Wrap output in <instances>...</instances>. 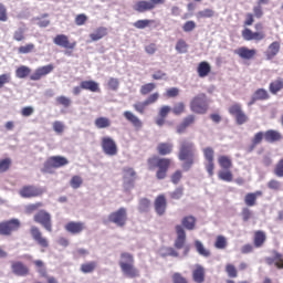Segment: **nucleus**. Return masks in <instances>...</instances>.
Returning <instances> with one entry per match:
<instances>
[{"label":"nucleus","instance_id":"8","mask_svg":"<svg viewBox=\"0 0 283 283\" xmlns=\"http://www.w3.org/2000/svg\"><path fill=\"white\" fill-rule=\"evenodd\" d=\"M53 43L57 45V48H63L65 51V54L67 56H72L74 50H76V41L71 42L70 36L66 34H57L53 39Z\"/></svg>","mask_w":283,"mask_h":283},{"label":"nucleus","instance_id":"33","mask_svg":"<svg viewBox=\"0 0 283 283\" xmlns=\"http://www.w3.org/2000/svg\"><path fill=\"white\" fill-rule=\"evenodd\" d=\"M198 76L200 78H205L206 76H209L211 74V64L209 62H200L197 67Z\"/></svg>","mask_w":283,"mask_h":283},{"label":"nucleus","instance_id":"44","mask_svg":"<svg viewBox=\"0 0 283 283\" xmlns=\"http://www.w3.org/2000/svg\"><path fill=\"white\" fill-rule=\"evenodd\" d=\"M175 50L178 54H187V52H189V44L184 39H179L176 43Z\"/></svg>","mask_w":283,"mask_h":283},{"label":"nucleus","instance_id":"36","mask_svg":"<svg viewBox=\"0 0 283 283\" xmlns=\"http://www.w3.org/2000/svg\"><path fill=\"white\" fill-rule=\"evenodd\" d=\"M181 224L187 231H193L196 229V217L193 216H186L181 220Z\"/></svg>","mask_w":283,"mask_h":283},{"label":"nucleus","instance_id":"34","mask_svg":"<svg viewBox=\"0 0 283 283\" xmlns=\"http://www.w3.org/2000/svg\"><path fill=\"white\" fill-rule=\"evenodd\" d=\"M81 87L82 90H87L88 92H93V93L101 92V86L98 85V83L92 80L82 81Z\"/></svg>","mask_w":283,"mask_h":283},{"label":"nucleus","instance_id":"59","mask_svg":"<svg viewBox=\"0 0 283 283\" xmlns=\"http://www.w3.org/2000/svg\"><path fill=\"white\" fill-rule=\"evenodd\" d=\"M135 112H137V114H145V111L147 109L148 105L147 102H137L133 105Z\"/></svg>","mask_w":283,"mask_h":283},{"label":"nucleus","instance_id":"60","mask_svg":"<svg viewBox=\"0 0 283 283\" xmlns=\"http://www.w3.org/2000/svg\"><path fill=\"white\" fill-rule=\"evenodd\" d=\"M57 105H62V107H70L72 105V99L65 95H61L56 97Z\"/></svg>","mask_w":283,"mask_h":283},{"label":"nucleus","instance_id":"48","mask_svg":"<svg viewBox=\"0 0 283 283\" xmlns=\"http://www.w3.org/2000/svg\"><path fill=\"white\" fill-rule=\"evenodd\" d=\"M35 49H36V46L34 45V43H28L24 45H20L18 48V54H32V52H34Z\"/></svg>","mask_w":283,"mask_h":283},{"label":"nucleus","instance_id":"35","mask_svg":"<svg viewBox=\"0 0 283 283\" xmlns=\"http://www.w3.org/2000/svg\"><path fill=\"white\" fill-rule=\"evenodd\" d=\"M108 31L105 27H98L93 33L90 34L91 41H101L104 36H107Z\"/></svg>","mask_w":283,"mask_h":283},{"label":"nucleus","instance_id":"23","mask_svg":"<svg viewBox=\"0 0 283 283\" xmlns=\"http://www.w3.org/2000/svg\"><path fill=\"white\" fill-rule=\"evenodd\" d=\"M269 98H271V95H269V91H266L265 88H258L250 102L248 103V106L251 107V105H255V103H258V101H269Z\"/></svg>","mask_w":283,"mask_h":283},{"label":"nucleus","instance_id":"58","mask_svg":"<svg viewBox=\"0 0 283 283\" xmlns=\"http://www.w3.org/2000/svg\"><path fill=\"white\" fill-rule=\"evenodd\" d=\"M83 185V178L78 175H75L71 178L70 186L72 189H78Z\"/></svg>","mask_w":283,"mask_h":283},{"label":"nucleus","instance_id":"3","mask_svg":"<svg viewBox=\"0 0 283 283\" xmlns=\"http://www.w3.org/2000/svg\"><path fill=\"white\" fill-rule=\"evenodd\" d=\"M134 254L129 252H123L120 254V260L118 262L120 271L125 277H129L130 280H134L136 277H140V270L137 269L136 265H134Z\"/></svg>","mask_w":283,"mask_h":283},{"label":"nucleus","instance_id":"14","mask_svg":"<svg viewBox=\"0 0 283 283\" xmlns=\"http://www.w3.org/2000/svg\"><path fill=\"white\" fill-rule=\"evenodd\" d=\"M42 193H45V190L34 185L22 186L19 190V196L21 198H39Z\"/></svg>","mask_w":283,"mask_h":283},{"label":"nucleus","instance_id":"25","mask_svg":"<svg viewBox=\"0 0 283 283\" xmlns=\"http://www.w3.org/2000/svg\"><path fill=\"white\" fill-rule=\"evenodd\" d=\"M207 277V271L205 270V266L200 264H196L195 269L192 270V280L195 283H205V280Z\"/></svg>","mask_w":283,"mask_h":283},{"label":"nucleus","instance_id":"39","mask_svg":"<svg viewBox=\"0 0 283 283\" xmlns=\"http://www.w3.org/2000/svg\"><path fill=\"white\" fill-rule=\"evenodd\" d=\"M94 125L97 129H107V127H112V120L107 117H97Z\"/></svg>","mask_w":283,"mask_h":283},{"label":"nucleus","instance_id":"49","mask_svg":"<svg viewBox=\"0 0 283 283\" xmlns=\"http://www.w3.org/2000/svg\"><path fill=\"white\" fill-rule=\"evenodd\" d=\"M33 264L36 266L40 277H48V269H45V263H43V261L35 260Z\"/></svg>","mask_w":283,"mask_h":283},{"label":"nucleus","instance_id":"29","mask_svg":"<svg viewBox=\"0 0 283 283\" xmlns=\"http://www.w3.org/2000/svg\"><path fill=\"white\" fill-rule=\"evenodd\" d=\"M196 123L195 115H188L184 118L182 123L177 126V134H185L187 132V127H191Z\"/></svg>","mask_w":283,"mask_h":283},{"label":"nucleus","instance_id":"43","mask_svg":"<svg viewBox=\"0 0 283 283\" xmlns=\"http://www.w3.org/2000/svg\"><path fill=\"white\" fill-rule=\"evenodd\" d=\"M149 209H151V201L147 198L139 199V203H138L139 213H148Z\"/></svg>","mask_w":283,"mask_h":283},{"label":"nucleus","instance_id":"61","mask_svg":"<svg viewBox=\"0 0 283 283\" xmlns=\"http://www.w3.org/2000/svg\"><path fill=\"white\" fill-rule=\"evenodd\" d=\"M136 179H123V188L124 191L127 193L135 187Z\"/></svg>","mask_w":283,"mask_h":283},{"label":"nucleus","instance_id":"37","mask_svg":"<svg viewBox=\"0 0 283 283\" xmlns=\"http://www.w3.org/2000/svg\"><path fill=\"white\" fill-rule=\"evenodd\" d=\"M269 90H270L271 94H277V92H282L283 78L277 77L276 80L272 81L269 85Z\"/></svg>","mask_w":283,"mask_h":283},{"label":"nucleus","instance_id":"57","mask_svg":"<svg viewBox=\"0 0 283 283\" xmlns=\"http://www.w3.org/2000/svg\"><path fill=\"white\" fill-rule=\"evenodd\" d=\"M43 207V202H35V203H30L25 207L24 211L28 213V216L34 213V211H39Z\"/></svg>","mask_w":283,"mask_h":283},{"label":"nucleus","instance_id":"4","mask_svg":"<svg viewBox=\"0 0 283 283\" xmlns=\"http://www.w3.org/2000/svg\"><path fill=\"white\" fill-rule=\"evenodd\" d=\"M254 30L253 31L249 28H244L241 31V35L243 41H264L266 39V32H264V24L262 22H258L254 24Z\"/></svg>","mask_w":283,"mask_h":283},{"label":"nucleus","instance_id":"22","mask_svg":"<svg viewBox=\"0 0 283 283\" xmlns=\"http://www.w3.org/2000/svg\"><path fill=\"white\" fill-rule=\"evenodd\" d=\"M154 207L157 216H165L167 212V197L165 195H158L155 199Z\"/></svg>","mask_w":283,"mask_h":283},{"label":"nucleus","instance_id":"54","mask_svg":"<svg viewBox=\"0 0 283 283\" xmlns=\"http://www.w3.org/2000/svg\"><path fill=\"white\" fill-rule=\"evenodd\" d=\"M226 273L228 277L235 279L238 277V268L233 263L226 264Z\"/></svg>","mask_w":283,"mask_h":283},{"label":"nucleus","instance_id":"18","mask_svg":"<svg viewBox=\"0 0 283 283\" xmlns=\"http://www.w3.org/2000/svg\"><path fill=\"white\" fill-rule=\"evenodd\" d=\"M175 231L177 233V238L175 239L174 247L175 249H185V244H187V232L181 224H177L175 227Z\"/></svg>","mask_w":283,"mask_h":283},{"label":"nucleus","instance_id":"51","mask_svg":"<svg viewBox=\"0 0 283 283\" xmlns=\"http://www.w3.org/2000/svg\"><path fill=\"white\" fill-rule=\"evenodd\" d=\"M154 90H156V83H146L140 86L139 92H140L142 96H147V94H151V92H154Z\"/></svg>","mask_w":283,"mask_h":283},{"label":"nucleus","instance_id":"28","mask_svg":"<svg viewBox=\"0 0 283 283\" xmlns=\"http://www.w3.org/2000/svg\"><path fill=\"white\" fill-rule=\"evenodd\" d=\"M124 118H126V120H128V123H130L135 129L143 128V120H140V118H138V116H136L134 113L125 111Z\"/></svg>","mask_w":283,"mask_h":283},{"label":"nucleus","instance_id":"31","mask_svg":"<svg viewBox=\"0 0 283 283\" xmlns=\"http://www.w3.org/2000/svg\"><path fill=\"white\" fill-rule=\"evenodd\" d=\"M264 242H266V232L262 230L255 231L253 238V244L255 249L264 247Z\"/></svg>","mask_w":283,"mask_h":283},{"label":"nucleus","instance_id":"7","mask_svg":"<svg viewBox=\"0 0 283 283\" xmlns=\"http://www.w3.org/2000/svg\"><path fill=\"white\" fill-rule=\"evenodd\" d=\"M167 0H138L133 6V10L143 14L145 12H151V10H156V6H165Z\"/></svg>","mask_w":283,"mask_h":283},{"label":"nucleus","instance_id":"56","mask_svg":"<svg viewBox=\"0 0 283 283\" xmlns=\"http://www.w3.org/2000/svg\"><path fill=\"white\" fill-rule=\"evenodd\" d=\"M227 237L224 235H218L216 241H214V248L216 249H220V250H223V249H227Z\"/></svg>","mask_w":283,"mask_h":283},{"label":"nucleus","instance_id":"27","mask_svg":"<svg viewBox=\"0 0 283 283\" xmlns=\"http://www.w3.org/2000/svg\"><path fill=\"white\" fill-rule=\"evenodd\" d=\"M280 48H281L280 42H277V41L272 42L268 46V49H266V51L264 53L265 54V59L268 61H273V59H275L276 54H280Z\"/></svg>","mask_w":283,"mask_h":283},{"label":"nucleus","instance_id":"21","mask_svg":"<svg viewBox=\"0 0 283 283\" xmlns=\"http://www.w3.org/2000/svg\"><path fill=\"white\" fill-rule=\"evenodd\" d=\"M234 54H238L243 61H253L258 56V50L241 46L234 51Z\"/></svg>","mask_w":283,"mask_h":283},{"label":"nucleus","instance_id":"6","mask_svg":"<svg viewBox=\"0 0 283 283\" xmlns=\"http://www.w3.org/2000/svg\"><path fill=\"white\" fill-rule=\"evenodd\" d=\"M190 111L193 114H207L209 112V101L207 99V94L201 93L195 96L190 101Z\"/></svg>","mask_w":283,"mask_h":283},{"label":"nucleus","instance_id":"19","mask_svg":"<svg viewBox=\"0 0 283 283\" xmlns=\"http://www.w3.org/2000/svg\"><path fill=\"white\" fill-rule=\"evenodd\" d=\"M11 271L13 275H18V277H27V275H30V268L21 261L11 262Z\"/></svg>","mask_w":283,"mask_h":283},{"label":"nucleus","instance_id":"30","mask_svg":"<svg viewBox=\"0 0 283 283\" xmlns=\"http://www.w3.org/2000/svg\"><path fill=\"white\" fill-rule=\"evenodd\" d=\"M157 154H159V156H169L170 154H174V144L159 143L157 145Z\"/></svg>","mask_w":283,"mask_h":283},{"label":"nucleus","instance_id":"16","mask_svg":"<svg viewBox=\"0 0 283 283\" xmlns=\"http://www.w3.org/2000/svg\"><path fill=\"white\" fill-rule=\"evenodd\" d=\"M30 233L32 239L34 240V242H36V244L39 247H41V249H49L50 248V241L48 240V238L43 237V232H41V230L36 227H31L30 229Z\"/></svg>","mask_w":283,"mask_h":283},{"label":"nucleus","instance_id":"41","mask_svg":"<svg viewBox=\"0 0 283 283\" xmlns=\"http://www.w3.org/2000/svg\"><path fill=\"white\" fill-rule=\"evenodd\" d=\"M218 163L221 169H231V167H233V161L231 160V157L226 155L219 156Z\"/></svg>","mask_w":283,"mask_h":283},{"label":"nucleus","instance_id":"45","mask_svg":"<svg viewBox=\"0 0 283 283\" xmlns=\"http://www.w3.org/2000/svg\"><path fill=\"white\" fill-rule=\"evenodd\" d=\"M32 74V69L25 65H21L15 70L17 78H28V75Z\"/></svg>","mask_w":283,"mask_h":283},{"label":"nucleus","instance_id":"1","mask_svg":"<svg viewBox=\"0 0 283 283\" xmlns=\"http://www.w3.org/2000/svg\"><path fill=\"white\" fill-rule=\"evenodd\" d=\"M178 160L182 163L184 171H189L196 165V144L189 139H182L179 144Z\"/></svg>","mask_w":283,"mask_h":283},{"label":"nucleus","instance_id":"9","mask_svg":"<svg viewBox=\"0 0 283 283\" xmlns=\"http://www.w3.org/2000/svg\"><path fill=\"white\" fill-rule=\"evenodd\" d=\"M19 229H21V221L19 219L0 221V235H3L4 238H9Z\"/></svg>","mask_w":283,"mask_h":283},{"label":"nucleus","instance_id":"13","mask_svg":"<svg viewBox=\"0 0 283 283\" xmlns=\"http://www.w3.org/2000/svg\"><path fill=\"white\" fill-rule=\"evenodd\" d=\"M102 151L106 156H117L118 154V145H116V142L114 138L109 136L102 137L101 143Z\"/></svg>","mask_w":283,"mask_h":283},{"label":"nucleus","instance_id":"2","mask_svg":"<svg viewBox=\"0 0 283 283\" xmlns=\"http://www.w3.org/2000/svg\"><path fill=\"white\" fill-rule=\"evenodd\" d=\"M147 165L150 171H156L157 180H165V178H167V174H169V169L171 168V158L154 155L147 159Z\"/></svg>","mask_w":283,"mask_h":283},{"label":"nucleus","instance_id":"32","mask_svg":"<svg viewBox=\"0 0 283 283\" xmlns=\"http://www.w3.org/2000/svg\"><path fill=\"white\" fill-rule=\"evenodd\" d=\"M260 196H262L261 190H256L255 192L247 193L244 197V202H245L247 207H255V205H258V198H260Z\"/></svg>","mask_w":283,"mask_h":283},{"label":"nucleus","instance_id":"24","mask_svg":"<svg viewBox=\"0 0 283 283\" xmlns=\"http://www.w3.org/2000/svg\"><path fill=\"white\" fill-rule=\"evenodd\" d=\"M282 139H283V136H282V133H280V130L268 129L266 132H264V140L270 145L280 143Z\"/></svg>","mask_w":283,"mask_h":283},{"label":"nucleus","instance_id":"53","mask_svg":"<svg viewBox=\"0 0 283 283\" xmlns=\"http://www.w3.org/2000/svg\"><path fill=\"white\" fill-rule=\"evenodd\" d=\"M132 179H136V170L129 167L123 168V180H132Z\"/></svg>","mask_w":283,"mask_h":283},{"label":"nucleus","instance_id":"26","mask_svg":"<svg viewBox=\"0 0 283 283\" xmlns=\"http://www.w3.org/2000/svg\"><path fill=\"white\" fill-rule=\"evenodd\" d=\"M171 113V106L164 105L159 108L158 116L155 119L156 125L158 127H163L167 120V116Z\"/></svg>","mask_w":283,"mask_h":283},{"label":"nucleus","instance_id":"50","mask_svg":"<svg viewBox=\"0 0 283 283\" xmlns=\"http://www.w3.org/2000/svg\"><path fill=\"white\" fill-rule=\"evenodd\" d=\"M216 11L213 9H203L197 13V19H213Z\"/></svg>","mask_w":283,"mask_h":283},{"label":"nucleus","instance_id":"38","mask_svg":"<svg viewBox=\"0 0 283 283\" xmlns=\"http://www.w3.org/2000/svg\"><path fill=\"white\" fill-rule=\"evenodd\" d=\"M264 140V132H258L251 142V145L248 147V151L251 153L255 149L256 145H260Z\"/></svg>","mask_w":283,"mask_h":283},{"label":"nucleus","instance_id":"52","mask_svg":"<svg viewBox=\"0 0 283 283\" xmlns=\"http://www.w3.org/2000/svg\"><path fill=\"white\" fill-rule=\"evenodd\" d=\"M187 109V106L185 105L184 102H178L177 104L174 105V107L171 108L172 114H175V116H180L181 114H185Z\"/></svg>","mask_w":283,"mask_h":283},{"label":"nucleus","instance_id":"62","mask_svg":"<svg viewBox=\"0 0 283 283\" xmlns=\"http://www.w3.org/2000/svg\"><path fill=\"white\" fill-rule=\"evenodd\" d=\"M172 283H189L187 277L182 276L180 272H175L171 276Z\"/></svg>","mask_w":283,"mask_h":283},{"label":"nucleus","instance_id":"55","mask_svg":"<svg viewBox=\"0 0 283 283\" xmlns=\"http://www.w3.org/2000/svg\"><path fill=\"white\" fill-rule=\"evenodd\" d=\"M10 167H12V159H0V174H6V171L10 170Z\"/></svg>","mask_w":283,"mask_h":283},{"label":"nucleus","instance_id":"11","mask_svg":"<svg viewBox=\"0 0 283 283\" xmlns=\"http://www.w3.org/2000/svg\"><path fill=\"white\" fill-rule=\"evenodd\" d=\"M34 222L36 224H41L45 231L49 233H52V214L45 210H39L34 216H33Z\"/></svg>","mask_w":283,"mask_h":283},{"label":"nucleus","instance_id":"40","mask_svg":"<svg viewBox=\"0 0 283 283\" xmlns=\"http://www.w3.org/2000/svg\"><path fill=\"white\" fill-rule=\"evenodd\" d=\"M97 266H98V263L96 261H91V262L83 263L80 268V271L85 274L94 273Z\"/></svg>","mask_w":283,"mask_h":283},{"label":"nucleus","instance_id":"47","mask_svg":"<svg viewBox=\"0 0 283 283\" xmlns=\"http://www.w3.org/2000/svg\"><path fill=\"white\" fill-rule=\"evenodd\" d=\"M151 23H156V20H149V19L137 20L136 22L133 23V25L137 30H145V28H149Z\"/></svg>","mask_w":283,"mask_h":283},{"label":"nucleus","instance_id":"15","mask_svg":"<svg viewBox=\"0 0 283 283\" xmlns=\"http://www.w3.org/2000/svg\"><path fill=\"white\" fill-rule=\"evenodd\" d=\"M229 114H231V116H234V118L237 120V125H244V123H247L249 120V116H247L244 111H242V105H240L238 103L232 104L229 107Z\"/></svg>","mask_w":283,"mask_h":283},{"label":"nucleus","instance_id":"10","mask_svg":"<svg viewBox=\"0 0 283 283\" xmlns=\"http://www.w3.org/2000/svg\"><path fill=\"white\" fill-rule=\"evenodd\" d=\"M108 222L116 224V227L123 228L127 224V208L120 207L119 209L108 214Z\"/></svg>","mask_w":283,"mask_h":283},{"label":"nucleus","instance_id":"5","mask_svg":"<svg viewBox=\"0 0 283 283\" xmlns=\"http://www.w3.org/2000/svg\"><path fill=\"white\" fill-rule=\"evenodd\" d=\"M66 165H70L67 158L63 156H51L44 163L42 171L43 174H54V169H61V167H65Z\"/></svg>","mask_w":283,"mask_h":283},{"label":"nucleus","instance_id":"64","mask_svg":"<svg viewBox=\"0 0 283 283\" xmlns=\"http://www.w3.org/2000/svg\"><path fill=\"white\" fill-rule=\"evenodd\" d=\"M182 180V170H176L171 176H170V181L172 185H178Z\"/></svg>","mask_w":283,"mask_h":283},{"label":"nucleus","instance_id":"46","mask_svg":"<svg viewBox=\"0 0 283 283\" xmlns=\"http://www.w3.org/2000/svg\"><path fill=\"white\" fill-rule=\"evenodd\" d=\"M218 178L223 182H233V172L230 169L219 170Z\"/></svg>","mask_w":283,"mask_h":283},{"label":"nucleus","instance_id":"63","mask_svg":"<svg viewBox=\"0 0 283 283\" xmlns=\"http://www.w3.org/2000/svg\"><path fill=\"white\" fill-rule=\"evenodd\" d=\"M107 85H108L109 90H112L113 92H116L118 90L119 85H120V82L116 77H111L108 80Z\"/></svg>","mask_w":283,"mask_h":283},{"label":"nucleus","instance_id":"12","mask_svg":"<svg viewBox=\"0 0 283 283\" xmlns=\"http://www.w3.org/2000/svg\"><path fill=\"white\" fill-rule=\"evenodd\" d=\"M202 154H203L205 160L207 161L206 170L208 171V176H210L211 178L216 169V163H214L216 151L213 150L212 147H206L202 149Z\"/></svg>","mask_w":283,"mask_h":283},{"label":"nucleus","instance_id":"42","mask_svg":"<svg viewBox=\"0 0 283 283\" xmlns=\"http://www.w3.org/2000/svg\"><path fill=\"white\" fill-rule=\"evenodd\" d=\"M195 247L199 255H202V258H211V251L205 248V244H202L199 240L195 241Z\"/></svg>","mask_w":283,"mask_h":283},{"label":"nucleus","instance_id":"17","mask_svg":"<svg viewBox=\"0 0 283 283\" xmlns=\"http://www.w3.org/2000/svg\"><path fill=\"white\" fill-rule=\"evenodd\" d=\"M52 72H54V64L40 66L30 75V81H41L43 76H48V74H52Z\"/></svg>","mask_w":283,"mask_h":283},{"label":"nucleus","instance_id":"20","mask_svg":"<svg viewBox=\"0 0 283 283\" xmlns=\"http://www.w3.org/2000/svg\"><path fill=\"white\" fill-rule=\"evenodd\" d=\"M65 231L72 235H78L85 231V222L83 221H70L64 226Z\"/></svg>","mask_w":283,"mask_h":283}]
</instances>
